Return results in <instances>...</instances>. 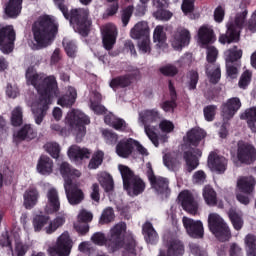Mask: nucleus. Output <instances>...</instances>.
<instances>
[{
  "mask_svg": "<svg viewBox=\"0 0 256 256\" xmlns=\"http://www.w3.org/2000/svg\"><path fill=\"white\" fill-rule=\"evenodd\" d=\"M25 78L27 85H32L39 95L38 104L32 108V113L36 125H41L47 115V111H49V105H51L53 98L59 95L57 77L55 75L45 76L39 74L35 67L30 66L26 70Z\"/></svg>",
  "mask_w": 256,
  "mask_h": 256,
  "instance_id": "f257e3e1",
  "label": "nucleus"
},
{
  "mask_svg": "<svg viewBox=\"0 0 256 256\" xmlns=\"http://www.w3.org/2000/svg\"><path fill=\"white\" fill-rule=\"evenodd\" d=\"M54 5L61 11L63 17L71 25H75L78 33L82 37H88L91 32L92 21L89 18V8H73L69 12V7L65 0H53Z\"/></svg>",
  "mask_w": 256,
  "mask_h": 256,
  "instance_id": "f03ea898",
  "label": "nucleus"
},
{
  "mask_svg": "<svg viewBox=\"0 0 256 256\" xmlns=\"http://www.w3.org/2000/svg\"><path fill=\"white\" fill-rule=\"evenodd\" d=\"M58 31L59 25L49 15L40 17L32 25L34 40L41 49L49 47L53 43Z\"/></svg>",
  "mask_w": 256,
  "mask_h": 256,
  "instance_id": "7ed1b4c3",
  "label": "nucleus"
},
{
  "mask_svg": "<svg viewBox=\"0 0 256 256\" xmlns=\"http://www.w3.org/2000/svg\"><path fill=\"white\" fill-rule=\"evenodd\" d=\"M127 231V224L120 223L116 224L111 230L110 235L105 237V234L102 232H96L92 235L91 241L94 245H106L109 251L115 253L123 247V233Z\"/></svg>",
  "mask_w": 256,
  "mask_h": 256,
  "instance_id": "20e7f679",
  "label": "nucleus"
},
{
  "mask_svg": "<svg viewBox=\"0 0 256 256\" xmlns=\"http://www.w3.org/2000/svg\"><path fill=\"white\" fill-rule=\"evenodd\" d=\"M247 15H249V10L244 8L242 12H238L235 16L234 21L229 22L227 24V30L225 34H221L218 38L219 43L221 45H230V43H238L239 39L241 38V30L243 27L247 28Z\"/></svg>",
  "mask_w": 256,
  "mask_h": 256,
  "instance_id": "39448f33",
  "label": "nucleus"
},
{
  "mask_svg": "<svg viewBox=\"0 0 256 256\" xmlns=\"http://www.w3.org/2000/svg\"><path fill=\"white\" fill-rule=\"evenodd\" d=\"M118 169L121 173L124 191L130 197H138V195L144 193L146 184L139 175H136L131 168L125 165L120 164Z\"/></svg>",
  "mask_w": 256,
  "mask_h": 256,
  "instance_id": "423d86ee",
  "label": "nucleus"
},
{
  "mask_svg": "<svg viewBox=\"0 0 256 256\" xmlns=\"http://www.w3.org/2000/svg\"><path fill=\"white\" fill-rule=\"evenodd\" d=\"M65 215H60L51 220L49 215L36 214L32 219V225L35 233L45 231L47 235H53L60 227L65 225Z\"/></svg>",
  "mask_w": 256,
  "mask_h": 256,
  "instance_id": "0eeeda50",
  "label": "nucleus"
},
{
  "mask_svg": "<svg viewBox=\"0 0 256 256\" xmlns=\"http://www.w3.org/2000/svg\"><path fill=\"white\" fill-rule=\"evenodd\" d=\"M66 123L74 129L76 143H81L83 137L87 135V127H85V125H89L91 119L79 110H72L66 117Z\"/></svg>",
  "mask_w": 256,
  "mask_h": 256,
  "instance_id": "6e6552de",
  "label": "nucleus"
},
{
  "mask_svg": "<svg viewBox=\"0 0 256 256\" xmlns=\"http://www.w3.org/2000/svg\"><path fill=\"white\" fill-rule=\"evenodd\" d=\"M146 167V176L152 189H154L156 195H161L162 197H165V199H167L169 195H171V188H169V179L163 176L155 175V171H153V166L151 165V162H148L146 164Z\"/></svg>",
  "mask_w": 256,
  "mask_h": 256,
  "instance_id": "1a4fd4ad",
  "label": "nucleus"
},
{
  "mask_svg": "<svg viewBox=\"0 0 256 256\" xmlns=\"http://www.w3.org/2000/svg\"><path fill=\"white\" fill-rule=\"evenodd\" d=\"M208 227L211 233L215 235L222 243L229 241L231 239V230L229 226L225 223V220L221 218L218 214H210L208 217Z\"/></svg>",
  "mask_w": 256,
  "mask_h": 256,
  "instance_id": "9d476101",
  "label": "nucleus"
},
{
  "mask_svg": "<svg viewBox=\"0 0 256 256\" xmlns=\"http://www.w3.org/2000/svg\"><path fill=\"white\" fill-rule=\"evenodd\" d=\"M142 123L144 125V131L150 139L151 143L155 147H159V135H157V128L155 126L148 125L147 123H155L157 119H161L159 111L152 109V110H145L141 115Z\"/></svg>",
  "mask_w": 256,
  "mask_h": 256,
  "instance_id": "9b49d317",
  "label": "nucleus"
},
{
  "mask_svg": "<svg viewBox=\"0 0 256 256\" xmlns=\"http://www.w3.org/2000/svg\"><path fill=\"white\" fill-rule=\"evenodd\" d=\"M15 30L13 26H5L0 29V51L4 55L13 53L15 49Z\"/></svg>",
  "mask_w": 256,
  "mask_h": 256,
  "instance_id": "f8f14e48",
  "label": "nucleus"
},
{
  "mask_svg": "<svg viewBox=\"0 0 256 256\" xmlns=\"http://www.w3.org/2000/svg\"><path fill=\"white\" fill-rule=\"evenodd\" d=\"M236 157L241 165H253L256 161V149L253 144L239 141L237 144Z\"/></svg>",
  "mask_w": 256,
  "mask_h": 256,
  "instance_id": "ddd939ff",
  "label": "nucleus"
},
{
  "mask_svg": "<svg viewBox=\"0 0 256 256\" xmlns=\"http://www.w3.org/2000/svg\"><path fill=\"white\" fill-rule=\"evenodd\" d=\"M71 237L69 233L64 232L60 237H58L57 243L55 246L48 249L50 256H69L71 253Z\"/></svg>",
  "mask_w": 256,
  "mask_h": 256,
  "instance_id": "4468645a",
  "label": "nucleus"
},
{
  "mask_svg": "<svg viewBox=\"0 0 256 256\" xmlns=\"http://www.w3.org/2000/svg\"><path fill=\"white\" fill-rule=\"evenodd\" d=\"M182 223L189 237H192V239H203L205 235V230L203 228V222H201V220H194L192 218L184 216L182 218Z\"/></svg>",
  "mask_w": 256,
  "mask_h": 256,
  "instance_id": "2eb2a0df",
  "label": "nucleus"
},
{
  "mask_svg": "<svg viewBox=\"0 0 256 256\" xmlns=\"http://www.w3.org/2000/svg\"><path fill=\"white\" fill-rule=\"evenodd\" d=\"M182 209L190 215H196L199 211V203L195 201V197L189 190H184L178 195Z\"/></svg>",
  "mask_w": 256,
  "mask_h": 256,
  "instance_id": "dca6fc26",
  "label": "nucleus"
},
{
  "mask_svg": "<svg viewBox=\"0 0 256 256\" xmlns=\"http://www.w3.org/2000/svg\"><path fill=\"white\" fill-rule=\"evenodd\" d=\"M64 189L70 205H79L85 199L83 190L77 184L73 183V181L67 180V184H64Z\"/></svg>",
  "mask_w": 256,
  "mask_h": 256,
  "instance_id": "f3484780",
  "label": "nucleus"
},
{
  "mask_svg": "<svg viewBox=\"0 0 256 256\" xmlns=\"http://www.w3.org/2000/svg\"><path fill=\"white\" fill-rule=\"evenodd\" d=\"M47 203L45 212L47 215L58 213L61 209V201L59 200V192L55 188H50L46 193Z\"/></svg>",
  "mask_w": 256,
  "mask_h": 256,
  "instance_id": "a211bd4d",
  "label": "nucleus"
},
{
  "mask_svg": "<svg viewBox=\"0 0 256 256\" xmlns=\"http://www.w3.org/2000/svg\"><path fill=\"white\" fill-rule=\"evenodd\" d=\"M37 138V130L33 129L31 124H25L18 131L13 134V141L16 144L23 143V141H33Z\"/></svg>",
  "mask_w": 256,
  "mask_h": 256,
  "instance_id": "6ab92c4d",
  "label": "nucleus"
},
{
  "mask_svg": "<svg viewBox=\"0 0 256 256\" xmlns=\"http://www.w3.org/2000/svg\"><path fill=\"white\" fill-rule=\"evenodd\" d=\"M191 41V32L185 28H178L172 36V47L174 49H183L187 47Z\"/></svg>",
  "mask_w": 256,
  "mask_h": 256,
  "instance_id": "aec40b11",
  "label": "nucleus"
},
{
  "mask_svg": "<svg viewBox=\"0 0 256 256\" xmlns=\"http://www.w3.org/2000/svg\"><path fill=\"white\" fill-rule=\"evenodd\" d=\"M203 155V152L199 148H190L184 152V160L186 161L187 171L191 173L195 171L196 167H199V157Z\"/></svg>",
  "mask_w": 256,
  "mask_h": 256,
  "instance_id": "412c9836",
  "label": "nucleus"
},
{
  "mask_svg": "<svg viewBox=\"0 0 256 256\" xmlns=\"http://www.w3.org/2000/svg\"><path fill=\"white\" fill-rule=\"evenodd\" d=\"M135 139L124 138L120 140L116 145V154L122 159H128L133 155Z\"/></svg>",
  "mask_w": 256,
  "mask_h": 256,
  "instance_id": "4be33fe9",
  "label": "nucleus"
},
{
  "mask_svg": "<svg viewBox=\"0 0 256 256\" xmlns=\"http://www.w3.org/2000/svg\"><path fill=\"white\" fill-rule=\"evenodd\" d=\"M207 137V132L201 128H192L186 134L185 143L188 147H199L203 139Z\"/></svg>",
  "mask_w": 256,
  "mask_h": 256,
  "instance_id": "5701e85b",
  "label": "nucleus"
},
{
  "mask_svg": "<svg viewBox=\"0 0 256 256\" xmlns=\"http://www.w3.org/2000/svg\"><path fill=\"white\" fill-rule=\"evenodd\" d=\"M168 89L170 93V100H166L160 104L162 110L165 113H174L175 109H177V90H175V84L173 81L169 80Z\"/></svg>",
  "mask_w": 256,
  "mask_h": 256,
  "instance_id": "b1692460",
  "label": "nucleus"
},
{
  "mask_svg": "<svg viewBox=\"0 0 256 256\" xmlns=\"http://www.w3.org/2000/svg\"><path fill=\"white\" fill-rule=\"evenodd\" d=\"M117 43V29L106 28L102 36V45L106 51H109L111 57H115L111 51Z\"/></svg>",
  "mask_w": 256,
  "mask_h": 256,
  "instance_id": "393cba45",
  "label": "nucleus"
},
{
  "mask_svg": "<svg viewBox=\"0 0 256 256\" xmlns=\"http://www.w3.org/2000/svg\"><path fill=\"white\" fill-rule=\"evenodd\" d=\"M208 165L216 171V173H225L227 171V159L223 156L217 155L215 152H211L208 156Z\"/></svg>",
  "mask_w": 256,
  "mask_h": 256,
  "instance_id": "a878e982",
  "label": "nucleus"
},
{
  "mask_svg": "<svg viewBox=\"0 0 256 256\" xmlns=\"http://www.w3.org/2000/svg\"><path fill=\"white\" fill-rule=\"evenodd\" d=\"M239 109H241V100L238 97L231 98L222 106V115L225 119H232Z\"/></svg>",
  "mask_w": 256,
  "mask_h": 256,
  "instance_id": "bb28decb",
  "label": "nucleus"
},
{
  "mask_svg": "<svg viewBox=\"0 0 256 256\" xmlns=\"http://www.w3.org/2000/svg\"><path fill=\"white\" fill-rule=\"evenodd\" d=\"M39 197H41L39 190L33 186L29 187L23 195L25 209H33L39 203Z\"/></svg>",
  "mask_w": 256,
  "mask_h": 256,
  "instance_id": "cd10ccee",
  "label": "nucleus"
},
{
  "mask_svg": "<svg viewBox=\"0 0 256 256\" xmlns=\"http://www.w3.org/2000/svg\"><path fill=\"white\" fill-rule=\"evenodd\" d=\"M255 177L253 176H243L237 181V188L240 193H244L245 195H251L253 191H255Z\"/></svg>",
  "mask_w": 256,
  "mask_h": 256,
  "instance_id": "c85d7f7f",
  "label": "nucleus"
},
{
  "mask_svg": "<svg viewBox=\"0 0 256 256\" xmlns=\"http://www.w3.org/2000/svg\"><path fill=\"white\" fill-rule=\"evenodd\" d=\"M23 9V0H9L5 7V14L10 19H17Z\"/></svg>",
  "mask_w": 256,
  "mask_h": 256,
  "instance_id": "c756f323",
  "label": "nucleus"
},
{
  "mask_svg": "<svg viewBox=\"0 0 256 256\" xmlns=\"http://www.w3.org/2000/svg\"><path fill=\"white\" fill-rule=\"evenodd\" d=\"M150 29L147 21H140L131 29L130 37L132 39H144L149 37Z\"/></svg>",
  "mask_w": 256,
  "mask_h": 256,
  "instance_id": "7c9ffc66",
  "label": "nucleus"
},
{
  "mask_svg": "<svg viewBox=\"0 0 256 256\" xmlns=\"http://www.w3.org/2000/svg\"><path fill=\"white\" fill-rule=\"evenodd\" d=\"M60 173L64 179V185H67V181H73L75 177H81V172L70 166L68 162L61 163Z\"/></svg>",
  "mask_w": 256,
  "mask_h": 256,
  "instance_id": "2f4dec72",
  "label": "nucleus"
},
{
  "mask_svg": "<svg viewBox=\"0 0 256 256\" xmlns=\"http://www.w3.org/2000/svg\"><path fill=\"white\" fill-rule=\"evenodd\" d=\"M36 169L40 175H51L53 173V160L49 156L41 155Z\"/></svg>",
  "mask_w": 256,
  "mask_h": 256,
  "instance_id": "473e14b6",
  "label": "nucleus"
},
{
  "mask_svg": "<svg viewBox=\"0 0 256 256\" xmlns=\"http://www.w3.org/2000/svg\"><path fill=\"white\" fill-rule=\"evenodd\" d=\"M198 39L201 45H211L216 41L215 31L207 26H202L198 30Z\"/></svg>",
  "mask_w": 256,
  "mask_h": 256,
  "instance_id": "72a5a7b5",
  "label": "nucleus"
},
{
  "mask_svg": "<svg viewBox=\"0 0 256 256\" xmlns=\"http://www.w3.org/2000/svg\"><path fill=\"white\" fill-rule=\"evenodd\" d=\"M133 80L130 75L124 74L113 78L110 81V87L113 91H117V89H125L127 87H131Z\"/></svg>",
  "mask_w": 256,
  "mask_h": 256,
  "instance_id": "f704fd0d",
  "label": "nucleus"
},
{
  "mask_svg": "<svg viewBox=\"0 0 256 256\" xmlns=\"http://www.w3.org/2000/svg\"><path fill=\"white\" fill-rule=\"evenodd\" d=\"M98 183H100L102 189L106 193H111L115 189V182L113 181V176L107 172H100L97 175Z\"/></svg>",
  "mask_w": 256,
  "mask_h": 256,
  "instance_id": "c9c22d12",
  "label": "nucleus"
},
{
  "mask_svg": "<svg viewBox=\"0 0 256 256\" xmlns=\"http://www.w3.org/2000/svg\"><path fill=\"white\" fill-rule=\"evenodd\" d=\"M76 99H77V90H75V88L73 87H69L66 94L61 96L58 99L57 103L60 105V107H73Z\"/></svg>",
  "mask_w": 256,
  "mask_h": 256,
  "instance_id": "e433bc0d",
  "label": "nucleus"
},
{
  "mask_svg": "<svg viewBox=\"0 0 256 256\" xmlns=\"http://www.w3.org/2000/svg\"><path fill=\"white\" fill-rule=\"evenodd\" d=\"M91 152L87 148H81L79 146H71L68 150V157L74 159V161H79L83 159H89Z\"/></svg>",
  "mask_w": 256,
  "mask_h": 256,
  "instance_id": "4c0bfd02",
  "label": "nucleus"
},
{
  "mask_svg": "<svg viewBox=\"0 0 256 256\" xmlns=\"http://www.w3.org/2000/svg\"><path fill=\"white\" fill-rule=\"evenodd\" d=\"M142 233L144 235L145 241L147 243H151V245L155 244L157 242V239H159V235L157 234V231L155 230L151 222H146L142 226Z\"/></svg>",
  "mask_w": 256,
  "mask_h": 256,
  "instance_id": "58836bf2",
  "label": "nucleus"
},
{
  "mask_svg": "<svg viewBox=\"0 0 256 256\" xmlns=\"http://www.w3.org/2000/svg\"><path fill=\"white\" fill-rule=\"evenodd\" d=\"M240 119L247 122L252 133H256V107L246 109L245 112L241 114Z\"/></svg>",
  "mask_w": 256,
  "mask_h": 256,
  "instance_id": "ea45409f",
  "label": "nucleus"
},
{
  "mask_svg": "<svg viewBox=\"0 0 256 256\" xmlns=\"http://www.w3.org/2000/svg\"><path fill=\"white\" fill-rule=\"evenodd\" d=\"M2 246L9 247L12 251V256H25L27 255V251H29V247L21 242L16 243L15 249L13 250V246H11V239H9V236L6 237L5 242L2 243Z\"/></svg>",
  "mask_w": 256,
  "mask_h": 256,
  "instance_id": "a19ab883",
  "label": "nucleus"
},
{
  "mask_svg": "<svg viewBox=\"0 0 256 256\" xmlns=\"http://www.w3.org/2000/svg\"><path fill=\"white\" fill-rule=\"evenodd\" d=\"M185 253V246L183 242L177 239H173L169 242L167 255L168 256H181Z\"/></svg>",
  "mask_w": 256,
  "mask_h": 256,
  "instance_id": "79ce46f5",
  "label": "nucleus"
},
{
  "mask_svg": "<svg viewBox=\"0 0 256 256\" xmlns=\"http://www.w3.org/2000/svg\"><path fill=\"white\" fill-rule=\"evenodd\" d=\"M203 198L210 207L217 205V192L210 185L204 187Z\"/></svg>",
  "mask_w": 256,
  "mask_h": 256,
  "instance_id": "37998d69",
  "label": "nucleus"
},
{
  "mask_svg": "<svg viewBox=\"0 0 256 256\" xmlns=\"http://www.w3.org/2000/svg\"><path fill=\"white\" fill-rule=\"evenodd\" d=\"M228 217L236 231H241V229H243V218L237 213L236 209L230 208Z\"/></svg>",
  "mask_w": 256,
  "mask_h": 256,
  "instance_id": "c03bdc74",
  "label": "nucleus"
},
{
  "mask_svg": "<svg viewBox=\"0 0 256 256\" xmlns=\"http://www.w3.org/2000/svg\"><path fill=\"white\" fill-rule=\"evenodd\" d=\"M103 159H105V153L101 150L96 151L89 161L88 169H99L103 165Z\"/></svg>",
  "mask_w": 256,
  "mask_h": 256,
  "instance_id": "a18cd8bd",
  "label": "nucleus"
},
{
  "mask_svg": "<svg viewBox=\"0 0 256 256\" xmlns=\"http://www.w3.org/2000/svg\"><path fill=\"white\" fill-rule=\"evenodd\" d=\"M115 221V210L112 207H107L102 211V214L99 219L100 225H109Z\"/></svg>",
  "mask_w": 256,
  "mask_h": 256,
  "instance_id": "49530a36",
  "label": "nucleus"
},
{
  "mask_svg": "<svg viewBox=\"0 0 256 256\" xmlns=\"http://www.w3.org/2000/svg\"><path fill=\"white\" fill-rule=\"evenodd\" d=\"M247 256H256V237L253 234H248L245 237Z\"/></svg>",
  "mask_w": 256,
  "mask_h": 256,
  "instance_id": "de8ad7c7",
  "label": "nucleus"
},
{
  "mask_svg": "<svg viewBox=\"0 0 256 256\" xmlns=\"http://www.w3.org/2000/svg\"><path fill=\"white\" fill-rule=\"evenodd\" d=\"M210 68L211 65L207 64L206 75L209 77L210 83H212L213 85H217V83H219V81L221 80V67L219 65H216L213 72L209 71Z\"/></svg>",
  "mask_w": 256,
  "mask_h": 256,
  "instance_id": "09e8293b",
  "label": "nucleus"
},
{
  "mask_svg": "<svg viewBox=\"0 0 256 256\" xmlns=\"http://www.w3.org/2000/svg\"><path fill=\"white\" fill-rule=\"evenodd\" d=\"M11 124L13 127H21L23 125V110L21 107H16L12 111Z\"/></svg>",
  "mask_w": 256,
  "mask_h": 256,
  "instance_id": "8fccbe9b",
  "label": "nucleus"
},
{
  "mask_svg": "<svg viewBox=\"0 0 256 256\" xmlns=\"http://www.w3.org/2000/svg\"><path fill=\"white\" fill-rule=\"evenodd\" d=\"M243 57V50H237V46H233L232 49L228 50L226 63L233 64Z\"/></svg>",
  "mask_w": 256,
  "mask_h": 256,
  "instance_id": "3c124183",
  "label": "nucleus"
},
{
  "mask_svg": "<svg viewBox=\"0 0 256 256\" xmlns=\"http://www.w3.org/2000/svg\"><path fill=\"white\" fill-rule=\"evenodd\" d=\"M124 235H125V232L122 233V236ZM121 247H124L125 251H127V253H130V255H137V250L135 249L137 247V242L135 241V239L130 238V239H127L125 242V236H124Z\"/></svg>",
  "mask_w": 256,
  "mask_h": 256,
  "instance_id": "603ef678",
  "label": "nucleus"
},
{
  "mask_svg": "<svg viewBox=\"0 0 256 256\" xmlns=\"http://www.w3.org/2000/svg\"><path fill=\"white\" fill-rule=\"evenodd\" d=\"M134 11L135 7L133 5H129L122 10L121 21L123 27H127V25H129V21H131V17H133Z\"/></svg>",
  "mask_w": 256,
  "mask_h": 256,
  "instance_id": "864d4df0",
  "label": "nucleus"
},
{
  "mask_svg": "<svg viewBox=\"0 0 256 256\" xmlns=\"http://www.w3.org/2000/svg\"><path fill=\"white\" fill-rule=\"evenodd\" d=\"M159 71L164 77H175L179 73V69L173 64L162 66Z\"/></svg>",
  "mask_w": 256,
  "mask_h": 256,
  "instance_id": "5fc2aeb1",
  "label": "nucleus"
},
{
  "mask_svg": "<svg viewBox=\"0 0 256 256\" xmlns=\"http://www.w3.org/2000/svg\"><path fill=\"white\" fill-rule=\"evenodd\" d=\"M102 135L107 145H117V141H119V135L117 133L112 130H104Z\"/></svg>",
  "mask_w": 256,
  "mask_h": 256,
  "instance_id": "6e6d98bb",
  "label": "nucleus"
},
{
  "mask_svg": "<svg viewBox=\"0 0 256 256\" xmlns=\"http://www.w3.org/2000/svg\"><path fill=\"white\" fill-rule=\"evenodd\" d=\"M204 119L208 122L215 121V115H217V106L208 105L203 109Z\"/></svg>",
  "mask_w": 256,
  "mask_h": 256,
  "instance_id": "4d7b16f0",
  "label": "nucleus"
},
{
  "mask_svg": "<svg viewBox=\"0 0 256 256\" xmlns=\"http://www.w3.org/2000/svg\"><path fill=\"white\" fill-rule=\"evenodd\" d=\"M47 153L53 157V159H59V153H61V147L56 142L47 143L45 145Z\"/></svg>",
  "mask_w": 256,
  "mask_h": 256,
  "instance_id": "13d9d810",
  "label": "nucleus"
},
{
  "mask_svg": "<svg viewBox=\"0 0 256 256\" xmlns=\"http://www.w3.org/2000/svg\"><path fill=\"white\" fill-rule=\"evenodd\" d=\"M63 47L68 57H71L72 59L77 57V45H75V42H63Z\"/></svg>",
  "mask_w": 256,
  "mask_h": 256,
  "instance_id": "bf43d9fd",
  "label": "nucleus"
},
{
  "mask_svg": "<svg viewBox=\"0 0 256 256\" xmlns=\"http://www.w3.org/2000/svg\"><path fill=\"white\" fill-rule=\"evenodd\" d=\"M252 76L253 74L249 70H246L242 73L240 80L238 82L240 89H247V87H249V83H251Z\"/></svg>",
  "mask_w": 256,
  "mask_h": 256,
  "instance_id": "052dcab7",
  "label": "nucleus"
},
{
  "mask_svg": "<svg viewBox=\"0 0 256 256\" xmlns=\"http://www.w3.org/2000/svg\"><path fill=\"white\" fill-rule=\"evenodd\" d=\"M189 79L188 88L190 91H195V89H197V84L199 83V72L195 70L190 71Z\"/></svg>",
  "mask_w": 256,
  "mask_h": 256,
  "instance_id": "680f3d73",
  "label": "nucleus"
},
{
  "mask_svg": "<svg viewBox=\"0 0 256 256\" xmlns=\"http://www.w3.org/2000/svg\"><path fill=\"white\" fill-rule=\"evenodd\" d=\"M154 17L160 21H169V19L173 17V13H171L169 10H166L165 8H160L157 9V11L154 13Z\"/></svg>",
  "mask_w": 256,
  "mask_h": 256,
  "instance_id": "e2e57ef3",
  "label": "nucleus"
},
{
  "mask_svg": "<svg viewBox=\"0 0 256 256\" xmlns=\"http://www.w3.org/2000/svg\"><path fill=\"white\" fill-rule=\"evenodd\" d=\"M219 55V51L215 46H211L207 49L206 61L213 65L217 61V57Z\"/></svg>",
  "mask_w": 256,
  "mask_h": 256,
  "instance_id": "0e129e2a",
  "label": "nucleus"
},
{
  "mask_svg": "<svg viewBox=\"0 0 256 256\" xmlns=\"http://www.w3.org/2000/svg\"><path fill=\"white\" fill-rule=\"evenodd\" d=\"M165 32L163 26H157L154 30L153 40L154 43H165Z\"/></svg>",
  "mask_w": 256,
  "mask_h": 256,
  "instance_id": "69168bd1",
  "label": "nucleus"
},
{
  "mask_svg": "<svg viewBox=\"0 0 256 256\" xmlns=\"http://www.w3.org/2000/svg\"><path fill=\"white\" fill-rule=\"evenodd\" d=\"M90 109L96 115H105V113H107V108H105V106H103L101 103H99L97 101L90 102Z\"/></svg>",
  "mask_w": 256,
  "mask_h": 256,
  "instance_id": "338daca9",
  "label": "nucleus"
},
{
  "mask_svg": "<svg viewBox=\"0 0 256 256\" xmlns=\"http://www.w3.org/2000/svg\"><path fill=\"white\" fill-rule=\"evenodd\" d=\"M247 31L250 33H256V10L251 15L250 19L246 23Z\"/></svg>",
  "mask_w": 256,
  "mask_h": 256,
  "instance_id": "774afa93",
  "label": "nucleus"
}]
</instances>
